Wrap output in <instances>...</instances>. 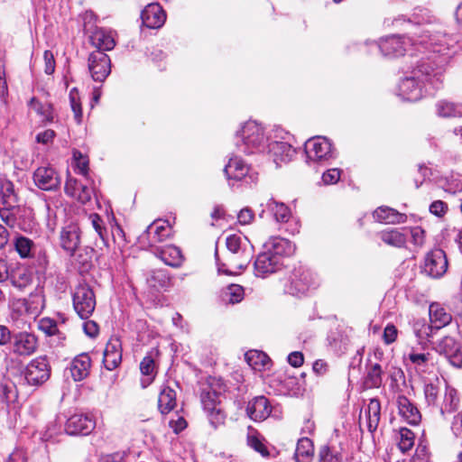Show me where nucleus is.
Here are the masks:
<instances>
[{
    "label": "nucleus",
    "mask_w": 462,
    "mask_h": 462,
    "mask_svg": "<svg viewBox=\"0 0 462 462\" xmlns=\"http://www.w3.org/2000/svg\"><path fill=\"white\" fill-rule=\"evenodd\" d=\"M39 329L47 336L55 335L58 331L56 322L50 318H42L38 323Z\"/></svg>",
    "instance_id": "56"
},
{
    "label": "nucleus",
    "mask_w": 462,
    "mask_h": 462,
    "mask_svg": "<svg viewBox=\"0 0 462 462\" xmlns=\"http://www.w3.org/2000/svg\"><path fill=\"white\" fill-rule=\"evenodd\" d=\"M90 367V356L86 353L78 355L74 357L69 365V371L73 380L79 382L85 379L89 374Z\"/></svg>",
    "instance_id": "22"
},
{
    "label": "nucleus",
    "mask_w": 462,
    "mask_h": 462,
    "mask_svg": "<svg viewBox=\"0 0 462 462\" xmlns=\"http://www.w3.org/2000/svg\"><path fill=\"white\" fill-rule=\"evenodd\" d=\"M435 350L443 355L453 366H462V345L454 337H444L436 344Z\"/></svg>",
    "instance_id": "9"
},
{
    "label": "nucleus",
    "mask_w": 462,
    "mask_h": 462,
    "mask_svg": "<svg viewBox=\"0 0 462 462\" xmlns=\"http://www.w3.org/2000/svg\"><path fill=\"white\" fill-rule=\"evenodd\" d=\"M2 393L6 402H14L17 399V391L14 384H2Z\"/></svg>",
    "instance_id": "61"
},
{
    "label": "nucleus",
    "mask_w": 462,
    "mask_h": 462,
    "mask_svg": "<svg viewBox=\"0 0 462 462\" xmlns=\"http://www.w3.org/2000/svg\"><path fill=\"white\" fill-rule=\"evenodd\" d=\"M269 153L276 165L290 162L295 155V149L285 142H272L268 145Z\"/></svg>",
    "instance_id": "21"
},
{
    "label": "nucleus",
    "mask_w": 462,
    "mask_h": 462,
    "mask_svg": "<svg viewBox=\"0 0 462 462\" xmlns=\"http://www.w3.org/2000/svg\"><path fill=\"white\" fill-rule=\"evenodd\" d=\"M11 207H5L0 209V217L2 221L8 226L14 227L16 223V217L14 214L10 210Z\"/></svg>",
    "instance_id": "62"
},
{
    "label": "nucleus",
    "mask_w": 462,
    "mask_h": 462,
    "mask_svg": "<svg viewBox=\"0 0 462 462\" xmlns=\"http://www.w3.org/2000/svg\"><path fill=\"white\" fill-rule=\"evenodd\" d=\"M88 69L96 81H103L111 71V60L100 51H93L88 57Z\"/></svg>",
    "instance_id": "11"
},
{
    "label": "nucleus",
    "mask_w": 462,
    "mask_h": 462,
    "mask_svg": "<svg viewBox=\"0 0 462 462\" xmlns=\"http://www.w3.org/2000/svg\"><path fill=\"white\" fill-rule=\"evenodd\" d=\"M154 368H155V365H154V360L152 359V357L150 356L143 357V359L142 360V362L140 364V370L143 375L148 376V378L145 381L143 380L142 382L143 387H146L153 380Z\"/></svg>",
    "instance_id": "50"
},
{
    "label": "nucleus",
    "mask_w": 462,
    "mask_h": 462,
    "mask_svg": "<svg viewBox=\"0 0 462 462\" xmlns=\"http://www.w3.org/2000/svg\"><path fill=\"white\" fill-rule=\"evenodd\" d=\"M446 59L432 55L422 57L416 61L411 76L406 77L399 84V94L407 101H417L422 97V84L429 82L436 89L442 86Z\"/></svg>",
    "instance_id": "1"
},
{
    "label": "nucleus",
    "mask_w": 462,
    "mask_h": 462,
    "mask_svg": "<svg viewBox=\"0 0 462 462\" xmlns=\"http://www.w3.org/2000/svg\"><path fill=\"white\" fill-rule=\"evenodd\" d=\"M73 168L76 173L87 177L88 174L89 161L88 156L84 155L81 152L74 150L73 152Z\"/></svg>",
    "instance_id": "48"
},
{
    "label": "nucleus",
    "mask_w": 462,
    "mask_h": 462,
    "mask_svg": "<svg viewBox=\"0 0 462 462\" xmlns=\"http://www.w3.org/2000/svg\"><path fill=\"white\" fill-rule=\"evenodd\" d=\"M218 399L219 396L215 390L203 389L201 393V402L206 411L217 408L219 403Z\"/></svg>",
    "instance_id": "52"
},
{
    "label": "nucleus",
    "mask_w": 462,
    "mask_h": 462,
    "mask_svg": "<svg viewBox=\"0 0 462 462\" xmlns=\"http://www.w3.org/2000/svg\"><path fill=\"white\" fill-rule=\"evenodd\" d=\"M425 399L429 404H435L439 395L438 385L430 383L424 387Z\"/></svg>",
    "instance_id": "60"
},
{
    "label": "nucleus",
    "mask_w": 462,
    "mask_h": 462,
    "mask_svg": "<svg viewBox=\"0 0 462 462\" xmlns=\"http://www.w3.org/2000/svg\"><path fill=\"white\" fill-rule=\"evenodd\" d=\"M35 185L43 190H54L60 185V179L55 169L48 166H42L33 173Z\"/></svg>",
    "instance_id": "14"
},
{
    "label": "nucleus",
    "mask_w": 462,
    "mask_h": 462,
    "mask_svg": "<svg viewBox=\"0 0 462 462\" xmlns=\"http://www.w3.org/2000/svg\"><path fill=\"white\" fill-rule=\"evenodd\" d=\"M390 379L391 390L396 394V396L398 394H403L400 384V382H402V384L405 385V376L403 371L400 368H394L390 374Z\"/></svg>",
    "instance_id": "53"
},
{
    "label": "nucleus",
    "mask_w": 462,
    "mask_h": 462,
    "mask_svg": "<svg viewBox=\"0 0 462 462\" xmlns=\"http://www.w3.org/2000/svg\"><path fill=\"white\" fill-rule=\"evenodd\" d=\"M266 208L272 212L277 222L284 223L289 220L291 212L285 204L277 202L273 199H270L266 204Z\"/></svg>",
    "instance_id": "40"
},
{
    "label": "nucleus",
    "mask_w": 462,
    "mask_h": 462,
    "mask_svg": "<svg viewBox=\"0 0 462 462\" xmlns=\"http://www.w3.org/2000/svg\"><path fill=\"white\" fill-rule=\"evenodd\" d=\"M381 414V404L379 400L371 399L367 406L368 429L370 431L376 430Z\"/></svg>",
    "instance_id": "43"
},
{
    "label": "nucleus",
    "mask_w": 462,
    "mask_h": 462,
    "mask_svg": "<svg viewBox=\"0 0 462 462\" xmlns=\"http://www.w3.org/2000/svg\"><path fill=\"white\" fill-rule=\"evenodd\" d=\"M96 426L94 419L88 414L75 413L66 422L65 431L69 435H88Z\"/></svg>",
    "instance_id": "12"
},
{
    "label": "nucleus",
    "mask_w": 462,
    "mask_h": 462,
    "mask_svg": "<svg viewBox=\"0 0 462 462\" xmlns=\"http://www.w3.org/2000/svg\"><path fill=\"white\" fill-rule=\"evenodd\" d=\"M29 106L41 117L43 124L53 122V107L50 103H42L36 97H32L29 102Z\"/></svg>",
    "instance_id": "36"
},
{
    "label": "nucleus",
    "mask_w": 462,
    "mask_h": 462,
    "mask_svg": "<svg viewBox=\"0 0 462 462\" xmlns=\"http://www.w3.org/2000/svg\"><path fill=\"white\" fill-rule=\"evenodd\" d=\"M448 266L446 253L440 248H435L427 254L423 271L432 278H440L448 271Z\"/></svg>",
    "instance_id": "7"
},
{
    "label": "nucleus",
    "mask_w": 462,
    "mask_h": 462,
    "mask_svg": "<svg viewBox=\"0 0 462 462\" xmlns=\"http://www.w3.org/2000/svg\"><path fill=\"white\" fill-rule=\"evenodd\" d=\"M171 233V227L167 221L155 220L140 236L139 241L143 246L155 247L156 244L170 237Z\"/></svg>",
    "instance_id": "6"
},
{
    "label": "nucleus",
    "mask_w": 462,
    "mask_h": 462,
    "mask_svg": "<svg viewBox=\"0 0 462 462\" xmlns=\"http://www.w3.org/2000/svg\"><path fill=\"white\" fill-rule=\"evenodd\" d=\"M109 31H92L89 41L97 51L105 52L112 51L116 46V42Z\"/></svg>",
    "instance_id": "33"
},
{
    "label": "nucleus",
    "mask_w": 462,
    "mask_h": 462,
    "mask_svg": "<svg viewBox=\"0 0 462 462\" xmlns=\"http://www.w3.org/2000/svg\"><path fill=\"white\" fill-rule=\"evenodd\" d=\"M314 456V446L309 438H301L298 440L295 450L296 462H311Z\"/></svg>",
    "instance_id": "35"
},
{
    "label": "nucleus",
    "mask_w": 462,
    "mask_h": 462,
    "mask_svg": "<svg viewBox=\"0 0 462 462\" xmlns=\"http://www.w3.org/2000/svg\"><path fill=\"white\" fill-rule=\"evenodd\" d=\"M224 172L228 180L238 181L246 178L249 172V167L242 159L236 156L230 158L224 169Z\"/></svg>",
    "instance_id": "26"
},
{
    "label": "nucleus",
    "mask_w": 462,
    "mask_h": 462,
    "mask_svg": "<svg viewBox=\"0 0 462 462\" xmlns=\"http://www.w3.org/2000/svg\"><path fill=\"white\" fill-rule=\"evenodd\" d=\"M408 359L414 365L418 373H430L436 366L437 362L430 353H417L411 351L408 355Z\"/></svg>",
    "instance_id": "27"
},
{
    "label": "nucleus",
    "mask_w": 462,
    "mask_h": 462,
    "mask_svg": "<svg viewBox=\"0 0 462 462\" xmlns=\"http://www.w3.org/2000/svg\"><path fill=\"white\" fill-rule=\"evenodd\" d=\"M373 216L377 221L386 224H402L407 220L405 214L388 207H379L374 211Z\"/></svg>",
    "instance_id": "32"
},
{
    "label": "nucleus",
    "mask_w": 462,
    "mask_h": 462,
    "mask_svg": "<svg viewBox=\"0 0 462 462\" xmlns=\"http://www.w3.org/2000/svg\"><path fill=\"white\" fill-rule=\"evenodd\" d=\"M83 29H98L97 26V17L92 11H86L80 15Z\"/></svg>",
    "instance_id": "59"
},
{
    "label": "nucleus",
    "mask_w": 462,
    "mask_h": 462,
    "mask_svg": "<svg viewBox=\"0 0 462 462\" xmlns=\"http://www.w3.org/2000/svg\"><path fill=\"white\" fill-rule=\"evenodd\" d=\"M76 185L77 180L69 175L64 186L65 193L70 198L77 199L81 204H87L89 202L94 193L93 188L87 184H80V190L76 193Z\"/></svg>",
    "instance_id": "23"
},
{
    "label": "nucleus",
    "mask_w": 462,
    "mask_h": 462,
    "mask_svg": "<svg viewBox=\"0 0 462 462\" xmlns=\"http://www.w3.org/2000/svg\"><path fill=\"white\" fill-rule=\"evenodd\" d=\"M436 113L441 117L462 116V104L448 100H439L436 103Z\"/></svg>",
    "instance_id": "37"
},
{
    "label": "nucleus",
    "mask_w": 462,
    "mask_h": 462,
    "mask_svg": "<svg viewBox=\"0 0 462 462\" xmlns=\"http://www.w3.org/2000/svg\"><path fill=\"white\" fill-rule=\"evenodd\" d=\"M282 264L279 256L273 255L271 252H263L257 256L254 262V273L257 277L265 278L277 272Z\"/></svg>",
    "instance_id": "16"
},
{
    "label": "nucleus",
    "mask_w": 462,
    "mask_h": 462,
    "mask_svg": "<svg viewBox=\"0 0 462 462\" xmlns=\"http://www.w3.org/2000/svg\"><path fill=\"white\" fill-rule=\"evenodd\" d=\"M146 283L154 291H167L172 285L171 277L163 269L152 270L146 276Z\"/></svg>",
    "instance_id": "24"
},
{
    "label": "nucleus",
    "mask_w": 462,
    "mask_h": 462,
    "mask_svg": "<svg viewBox=\"0 0 462 462\" xmlns=\"http://www.w3.org/2000/svg\"><path fill=\"white\" fill-rule=\"evenodd\" d=\"M383 370L379 364L372 365L365 379V384L368 388H379L383 383Z\"/></svg>",
    "instance_id": "44"
},
{
    "label": "nucleus",
    "mask_w": 462,
    "mask_h": 462,
    "mask_svg": "<svg viewBox=\"0 0 462 462\" xmlns=\"http://www.w3.org/2000/svg\"><path fill=\"white\" fill-rule=\"evenodd\" d=\"M103 365L105 370H102L103 377L106 376V372L112 373L116 369V344L110 338L103 351Z\"/></svg>",
    "instance_id": "38"
},
{
    "label": "nucleus",
    "mask_w": 462,
    "mask_h": 462,
    "mask_svg": "<svg viewBox=\"0 0 462 462\" xmlns=\"http://www.w3.org/2000/svg\"><path fill=\"white\" fill-rule=\"evenodd\" d=\"M319 462H339L337 453H334L327 445L322 446L319 452Z\"/></svg>",
    "instance_id": "58"
},
{
    "label": "nucleus",
    "mask_w": 462,
    "mask_h": 462,
    "mask_svg": "<svg viewBox=\"0 0 462 462\" xmlns=\"http://www.w3.org/2000/svg\"><path fill=\"white\" fill-rule=\"evenodd\" d=\"M226 245L232 254H239L240 262L237 263V267L239 269L245 268L252 258V246L247 238L236 234L230 235L226 237Z\"/></svg>",
    "instance_id": "10"
},
{
    "label": "nucleus",
    "mask_w": 462,
    "mask_h": 462,
    "mask_svg": "<svg viewBox=\"0 0 462 462\" xmlns=\"http://www.w3.org/2000/svg\"><path fill=\"white\" fill-rule=\"evenodd\" d=\"M266 252H271L273 255H277L282 262V255H290L293 254L295 247L289 240L276 236L272 237L266 244Z\"/></svg>",
    "instance_id": "31"
},
{
    "label": "nucleus",
    "mask_w": 462,
    "mask_h": 462,
    "mask_svg": "<svg viewBox=\"0 0 462 462\" xmlns=\"http://www.w3.org/2000/svg\"><path fill=\"white\" fill-rule=\"evenodd\" d=\"M340 179V171L338 169H329L322 175V180L325 184H335Z\"/></svg>",
    "instance_id": "63"
},
{
    "label": "nucleus",
    "mask_w": 462,
    "mask_h": 462,
    "mask_svg": "<svg viewBox=\"0 0 462 462\" xmlns=\"http://www.w3.org/2000/svg\"><path fill=\"white\" fill-rule=\"evenodd\" d=\"M236 137L238 150L244 153H253L260 150L266 141L263 128L254 121L245 123Z\"/></svg>",
    "instance_id": "2"
},
{
    "label": "nucleus",
    "mask_w": 462,
    "mask_h": 462,
    "mask_svg": "<svg viewBox=\"0 0 462 462\" xmlns=\"http://www.w3.org/2000/svg\"><path fill=\"white\" fill-rule=\"evenodd\" d=\"M319 286V281L309 270H295L291 274L289 282L285 286V291L291 295L305 294L310 289H316Z\"/></svg>",
    "instance_id": "3"
},
{
    "label": "nucleus",
    "mask_w": 462,
    "mask_h": 462,
    "mask_svg": "<svg viewBox=\"0 0 462 462\" xmlns=\"http://www.w3.org/2000/svg\"><path fill=\"white\" fill-rule=\"evenodd\" d=\"M412 328L414 334L420 340L431 337L436 331L432 324H428L425 319L415 320Z\"/></svg>",
    "instance_id": "47"
},
{
    "label": "nucleus",
    "mask_w": 462,
    "mask_h": 462,
    "mask_svg": "<svg viewBox=\"0 0 462 462\" xmlns=\"http://www.w3.org/2000/svg\"><path fill=\"white\" fill-rule=\"evenodd\" d=\"M247 444L250 448L260 453L263 457H268L269 451L264 443L260 439L258 432L249 427L247 434Z\"/></svg>",
    "instance_id": "45"
},
{
    "label": "nucleus",
    "mask_w": 462,
    "mask_h": 462,
    "mask_svg": "<svg viewBox=\"0 0 462 462\" xmlns=\"http://www.w3.org/2000/svg\"><path fill=\"white\" fill-rule=\"evenodd\" d=\"M247 364L254 370L266 368L271 360L267 355L258 350H251L245 354Z\"/></svg>",
    "instance_id": "39"
},
{
    "label": "nucleus",
    "mask_w": 462,
    "mask_h": 462,
    "mask_svg": "<svg viewBox=\"0 0 462 462\" xmlns=\"http://www.w3.org/2000/svg\"><path fill=\"white\" fill-rule=\"evenodd\" d=\"M10 280L14 287L22 290L31 284L32 279L31 273L26 269L20 268L12 273Z\"/></svg>",
    "instance_id": "49"
},
{
    "label": "nucleus",
    "mask_w": 462,
    "mask_h": 462,
    "mask_svg": "<svg viewBox=\"0 0 462 462\" xmlns=\"http://www.w3.org/2000/svg\"><path fill=\"white\" fill-rule=\"evenodd\" d=\"M22 305L24 307L25 312L30 316H39L45 307V299L42 290L36 289L28 298L22 300Z\"/></svg>",
    "instance_id": "28"
},
{
    "label": "nucleus",
    "mask_w": 462,
    "mask_h": 462,
    "mask_svg": "<svg viewBox=\"0 0 462 462\" xmlns=\"http://www.w3.org/2000/svg\"><path fill=\"white\" fill-rule=\"evenodd\" d=\"M459 405V398L457 393L454 388L446 387L445 396L443 403L440 407V412L442 414L451 413L457 410Z\"/></svg>",
    "instance_id": "41"
},
{
    "label": "nucleus",
    "mask_w": 462,
    "mask_h": 462,
    "mask_svg": "<svg viewBox=\"0 0 462 462\" xmlns=\"http://www.w3.org/2000/svg\"><path fill=\"white\" fill-rule=\"evenodd\" d=\"M270 402L264 396H257L250 401L246 413L254 421H263L271 414Z\"/></svg>",
    "instance_id": "20"
},
{
    "label": "nucleus",
    "mask_w": 462,
    "mask_h": 462,
    "mask_svg": "<svg viewBox=\"0 0 462 462\" xmlns=\"http://www.w3.org/2000/svg\"><path fill=\"white\" fill-rule=\"evenodd\" d=\"M305 152L309 161L322 163L333 157L332 145L321 136L310 138L305 143Z\"/></svg>",
    "instance_id": "5"
},
{
    "label": "nucleus",
    "mask_w": 462,
    "mask_h": 462,
    "mask_svg": "<svg viewBox=\"0 0 462 462\" xmlns=\"http://www.w3.org/2000/svg\"><path fill=\"white\" fill-rule=\"evenodd\" d=\"M414 433L406 428H402L397 436L398 447L402 453L412 448L414 445Z\"/></svg>",
    "instance_id": "46"
},
{
    "label": "nucleus",
    "mask_w": 462,
    "mask_h": 462,
    "mask_svg": "<svg viewBox=\"0 0 462 462\" xmlns=\"http://www.w3.org/2000/svg\"><path fill=\"white\" fill-rule=\"evenodd\" d=\"M210 424L216 429L219 425L224 424L226 415L218 407L207 411Z\"/></svg>",
    "instance_id": "57"
},
{
    "label": "nucleus",
    "mask_w": 462,
    "mask_h": 462,
    "mask_svg": "<svg viewBox=\"0 0 462 462\" xmlns=\"http://www.w3.org/2000/svg\"><path fill=\"white\" fill-rule=\"evenodd\" d=\"M51 374V368L45 356L32 359L25 368V379L31 385H40L45 383Z\"/></svg>",
    "instance_id": "8"
},
{
    "label": "nucleus",
    "mask_w": 462,
    "mask_h": 462,
    "mask_svg": "<svg viewBox=\"0 0 462 462\" xmlns=\"http://www.w3.org/2000/svg\"><path fill=\"white\" fill-rule=\"evenodd\" d=\"M88 219L91 222L93 228L96 230L104 245H106L108 242V237L106 236V229L103 226V220L97 214H90Z\"/></svg>",
    "instance_id": "55"
},
{
    "label": "nucleus",
    "mask_w": 462,
    "mask_h": 462,
    "mask_svg": "<svg viewBox=\"0 0 462 462\" xmlns=\"http://www.w3.org/2000/svg\"><path fill=\"white\" fill-rule=\"evenodd\" d=\"M411 41L400 34H392L379 41V48L384 56L399 57L404 54Z\"/></svg>",
    "instance_id": "13"
},
{
    "label": "nucleus",
    "mask_w": 462,
    "mask_h": 462,
    "mask_svg": "<svg viewBox=\"0 0 462 462\" xmlns=\"http://www.w3.org/2000/svg\"><path fill=\"white\" fill-rule=\"evenodd\" d=\"M74 310L81 319H88L96 307V298L92 289L87 284H79L73 293Z\"/></svg>",
    "instance_id": "4"
},
{
    "label": "nucleus",
    "mask_w": 462,
    "mask_h": 462,
    "mask_svg": "<svg viewBox=\"0 0 462 462\" xmlns=\"http://www.w3.org/2000/svg\"><path fill=\"white\" fill-rule=\"evenodd\" d=\"M60 244L64 251L73 255L80 245V229L76 224L64 226L60 233Z\"/></svg>",
    "instance_id": "17"
},
{
    "label": "nucleus",
    "mask_w": 462,
    "mask_h": 462,
    "mask_svg": "<svg viewBox=\"0 0 462 462\" xmlns=\"http://www.w3.org/2000/svg\"><path fill=\"white\" fill-rule=\"evenodd\" d=\"M244 288L241 285L231 284L226 288L224 293V300L228 303L236 304L244 299Z\"/></svg>",
    "instance_id": "51"
},
{
    "label": "nucleus",
    "mask_w": 462,
    "mask_h": 462,
    "mask_svg": "<svg viewBox=\"0 0 462 462\" xmlns=\"http://www.w3.org/2000/svg\"><path fill=\"white\" fill-rule=\"evenodd\" d=\"M32 245L33 242L31 239L24 236L16 237L14 242L15 250L23 258L30 256Z\"/></svg>",
    "instance_id": "54"
},
{
    "label": "nucleus",
    "mask_w": 462,
    "mask_h": 462,
    "mask_svg": "<svg viewBox=\"0 0 462 462\" xmlns=\"http://www.w3.org/2000/svg\"><path fill=\"white\" fill-rule=\"evenodd\" d=\"M408 228H387L379 233L380 239L388 245L404 247L407 242Z\"/></svg>",
    "instance_id": "29"
},
{
    "label": "nucleus",
    "mask_w": 462,
    "mask_h": 462,
    "mask_svg": "<svg viewBox=\"0 0 462 462\" xmlns=\"http://www.w3.org/2000/svg\"><path fill=\"white\" fill-rule=\"evenodd\" d=\"M141 19L146 29H161L166 21V13L158 3H152L142 11Z\"/></svg>",
    "instance_id": "15"
},
{
    "label": "nucleus",
    "mask_w": 462,
    "mask_h": 462,
    "mask_svg": "<svg viewBox=\"0 0 462 462\" xmlns=\"http://www.w3.org/2000/svg\"><path fill=\"white\" fill-rule=\"evenodd\" d=\"M254 218V211L249 208H242L237 214V220L241 225H249Z\"/></svg>",
    "instance_id": "64"
},
{
    "label": "nucleus",
    "mask_w": 462,
    "mask_h": 462,
    "mask_svg": "<svg viewBox=\"0 0 462 462\" xmlns=\"http://www.w3.org/2000/svg\"><path fill=\"white\" fill-rule=\"evenodd\" d=\"M399 415L409 424L417 425L421 420L419 409L404 394L396 396Z\"/></svg>",
    "instance_id": "19"
},
{
    "label": "nucleus",
    "mask_w": 462,
    "mask_h": 462,
    "mask_svg": "<svg viewBox=\"0 0 462 462\" xmlns=\"http://www.w3.org/2000/svg\"><path fill=\"white\" fill-rule=\"evenodd\" d=\"M430 320L433 328L439 330L448 325L452 316L439 303L433 302L429 307Z\"/></svg>",
    "instance_id": "30"
},
{
    "label": "nucleus",
    "mask_w": 462,
    "mask_h": 462,
    "mask_svg": "<svg viewBox=\"0 0 462 462\" xmlns=\"http://www.w3.org/2000/svg\"><path fill=\"white\" fill-rule=\"evenodd\" d=\"M176 406V393L169 386H163L158 398V408L162 414H168Z\"/></svg>",
    "instance_id": "34"
},
{
    "label": "nucleus",
    "mask_w": 462,
    "mask_h": 462,
    "mask_svg": "<svg viewBox=\"0 0 462 462\" xmlns=\"http://www.w3.org/2000/svg\"><path fill=\"white\" fill-rule=\"evenodd\" d=\"M154 254L159 257L165 264L171 267H179L183 262V255L181 251L175 245L155 247Z\"/></svg>",
    "instance_id": "25"
},
{
    "label": "nucleus",
    "mask_w": 462,
    "mask_h": 462,
    "mask_svg": "<svg viewBox=\"0 0 462 462\" xmlns=\"http://www.w3.org/2000/svg\"><path fill=\"white\" fill-rule=\"evenodd\" d=\"M38 348L37 337L28 332L16 334L13 341L14 353L18 356H28L36 352Z\"/></svg>",
    "instance_id": "18"
},
{
    "label": "nucleus",
    "mask_w": 462,
    "mask_h": 462,
    "mask_svg": "<svg viewBox=\"0 0 462 462\" xmlns=\"http://www.w3.org/2000/svg\"><path fill=\"white\" fill-rule=\"evenodd\" d=\"M0 198L4 205L14 207L16 203V195L13 182L8 180H0Z\"/></svg>",
    "instance_id": "42"
}]
</instances>
